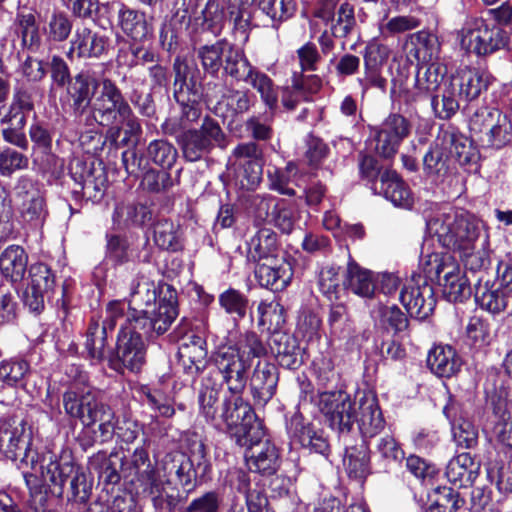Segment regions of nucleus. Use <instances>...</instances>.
Here are the masks:
<instances>
[{"mask_svg": "<svg viewBox=\"0 0 512 512\" xmlns=\"http://www.w3.org/2000/svg\"><path fill=\"white\" fill-rule=\"evenodd\" d=\"M278 373L275 365L267 361H258L251 379L250 389L257 405L265 406L275 395Z\"/></svg>", "mask_w": 512, "mask_h": 512, "instance_id": "nucleus-29", "label": "nucleus"}, {"mask_svg": "<svg viewBox=\"0 0 512 512\" xmlns=\"http://www.w3.org/2000/svg\"><path fill=\"white\" fill-rule=\"evenodd\" d=\"M62 404L69 418L79 420L85 426L105 403L91 387L73 384L63 393Z\"/></svg>", "mask_w": 512, "mask_h": 512, "instance_id": "nucleus-22", "label": "nucleus"}, {"mask_svg": "<svg viewBox=\"0 0 512 512\" xmlns=\"http://www.w3.org/2000/svg\"><path fill=\"white\" fill-rule=\"evenodd\" d=\"M72 27V21L67 13L54 10L44 19L43 33L49 42H63L71 34Z\"/></svg>", "mask_w": 512, "mask_h": 512, "instance_id": "nucleus-53", "label": "nucleus"}, {"mask_svg": "<svg viewBox=\"0 0 512 512\" xmlns=\"http://www.w3.org/2000/svg\"><path fill=\"white\" fill-rule=\"evenodd\" d=\"M461 358L451 346L438 345L433 347L427 356V366L438 377L449 378L459 372Z\"/></svg>", "mask_w": 512, "mask_h": 512, "instance_id": "nucleus-38", "label": "nucleus"}, {"mask_svg": "<svg viewBox=\"0 0 512 512\" xmlns=\"http://www.w3.org/2000/svg\"><path fill=\"white\" fill-rule=\"evenodd\" d=\"M443 414L452 426L453 439L459 448L472 449L478 444V429L460 415V406L450 400L443 408Z\"/></svg>", "mask_w": 512, "mask_h": 512, "instance_id": "nucleus-33", "label": "nucleus"}, {"mask_svg": "<svg viewBox=\"0 0 512 512\" xmlns=\"http://www.w3.org/2000/svg\"><path fill=\"white\" fill-rule=\"evenodd\" d=\"M270 188L280 194L294 196L293 185H297L298 167L295 163L289 162L285 168L268 169Z\"/></svg>", "mask_w": 512, "mask_h": 512, "instance_id": "nucleus-54", "label": "nucleus"}, {"mask_svg": "<svg viewBox=\"0 0 512 512\" xmlns=\"http://www.w3.org/2000/svg\"><path fill=\"white\" fill-rule=\"evenodd\" d=\"M343 465L350 478L361 480L370 473L369 447L364 440L355 446H346Z\"/></svg>", "mask_w": 512, "mask_h": 512, "instance_id": "nucleus-46", "label": "nucleus"}, {"mask_svg": "<svg viewBox=\"0 0 512 512\" xmlns=\"http://www.w3.org/2000/svg\"><path fill=\"white\" fill-rule=\"evenodd\" d=\"M69 169V177L74 182L72 193L75 198L82 197L93 202L102 199L108 182L104 168L73 159Z\"/></svg>", "mask_w": 512, "mask_h": 512, "instance_id": "nucleus-17", "label": "nucleus"}, {"mask_svg": "<svg viewBox=\"0 0 512 512\" xmlns=\"http://www.w3.org/2000/svg\"><path fill=\"white\" fill-rule=\"evenodd\" d=\"M134 397L159 416L170 418L175 414L172 399L160 387L138 385L134 389Z\"/></svg>", "mask_w": 512, "mask_h": 512, "instance_id": "nucleus-44", "label": "nucleus"}, {"mask_svg": "<svg viewBox=\"0 0 512 512\" xmlns=\"http://www.w3.org/2000/svg\"><path fill=\"white\" fill-rule=\"evenodd\" d=\"M141 133V123L132 108H130L120 116L118 123L113 124L107 129L105 138L115 147H124L133 139L137 140Z\"/></svg>", "mask_w": 512, "mask_h": 512, "instance_id": "nucleus-39", "label": "nucleus"}, {"mask_svg": "<svg viewBox=\"0 0 512 512\" xmlns=\"http://www.w3.org/2000/svg\"><path fill=\"white\" fill-rule=\"evenodd\" d=\"M32 427L21 417L12 416L0 421V452L16 462L18 468L37 470V453L31 449Z\"/></svg>", "mask_w": 512, "mask_h": 512, "instance_id": "nucleus-8", "label": "nucleus"}, {"mask_svg": "<svg viewBox=\"0 0 512 512\" xmlns=\"http://www.w3.org/2000/svg\"><path fill=\"white\" fill-rule=\"evenodd\" d=\"M30 372V364L21 357H12L0 362V381L7 386H23Z\"/></svg>", "mask_w": 512, "mask_h": 512, "instance_id": "nucleus-56", "label": "nucleus"}, {"mask_svg": "<svg viewBox=\"0 0 512 512\" xmlns=\"http://www.w3.org/2000/svg\"><path fill=\"white\" fill-rule=\"evenodd\" d=\"M178 357L185 374L193 379L199 376L209 363L206 340L194 333L187 334L178 348Z\"/></svg>", "mask_w": 512, "mask_h": 512, "instance_id": "nucleus-25", "label": "nucleus"}, {"mask_svg": "<svg viewBox=\"0 0 512 512\" xmlns=\"http://www.w3.org/2000/svg\"><path fill=\"white\" fill-rule=\"evenodd\" d=\"M318 407L329 426L342 436L353 429L358 411V395L355 399L341 389L319 392Z\"/></svg>", "mask_w": 512, "mask_h": 512, "instance_id": "nucleus-11", "label": "nucleus"}, {"mask_svg": "<svg viewBox=\"0 0 512 512\" xmlns=\"http://www.w3.org/2000/svg\"><path fill=\"white\" fill-rule=\"evenodd\" d=\"M255 89L268 110L273 112L278 107V87L274 81L264 72L255 68L249 77L244 81Z\"/></svg>", "mask_w": 512, "mask_h": 512, "instance_id": "nucleus-49", "label": "nucleus"}, {"mask_svg": "<svg viewBox=\"0 0 512 512\" xmlns=\"http://www.w3.org/2000/svg\"><path fill=\"white\" fill-rule=\"evenodd\" d=\"M277 234L271 228H261L247 241V259L254 263L277 257Z\"/></svg>", "mask_w": 512, "mask_h": 512, "instance_id": "nucleus-40", "label": "nucleus"}, {"mask_svg": "<svg viewBox=\"0 0 512 512\" xmlns=\"http://www.w3.org/2000/svg\"><path fill=\"white\" fill-rule=\"evenodd\" d=\"M509 109L482 107L470 119V131L483 145L500 149L512 143V82L505 87Z\"/></svg>", "mask_w": 512, "mask_h": 512, "instance_id": "nucleus-6", "label": "nucleus"}, {"mask_svg": "<svg viewBox=\"0 0 512 512\" xmlns=\"http://www.w3.org/2000/svg\"><path fill=\"white\" fill-rule=\"evenodd\" d=\"M420 26V20L412 15H399L389 18L385 14L378 21L380 36L388 39L398 34L414 30Z\"/></svg>", "mask_w": 512, "mask_h": 512, "instance_id": "nucleus-60", "label": "nucleus"}, {"mask_svg": "<svg viewBox=\"0 0 512 512\" xmlns=\"http://www.w3.org/2000/svg\"><path fill=\"white\" fill-rule=\"evenodd\" d=\"M28 265V254L20 245H9L0 254V271L12 283H20Z\"/></svg>", "mask_w": 512, "mask_h": 512, "instance_id": "nucleus-41", "label": "nucleus"}, {"mask_svg": "<svg viewBox=\"0 0 512 512\" xmlns=\"http://www.w3.org/2000/svg\"><path fill=\"white\" fill-rule=\"evenodd\" d=\"M109 47V38L95 32L88 27L76 28L67 53L69 58H100L105 55Z\"/></svg>", "mask_w": 512, "mask_h": 512, "instance_id": "nucleus-27", "label": "nucleus"}, {"mask_svg": "<svg viewBox=\"0 0 512 512\" xmlns=\"http://www.w3.org/2000/svg\"><path fill=\"white\" fill-rule=\"evenodd\" d=\"M155 244L164 250H177L180 247L178 227L169 219H158L153 227Z\"/></svg>", "mask_w": 512, "mask_h": 512, "instance_id": "nucleus-63", "label": "nucleus"}, {"mask_svg": "<svg viewBox=\"0 0 512 512\" xmlns=\"http://www.w3.org/2000/svg\"><path fill=\"white\" fill-rule=\"evenodd\" d=\"M229 44L226 39H221L213 44L200 46L197 49V58L200 60L202 68L206 73L216 75L220 68L223 67Z\"/></svg>", "mask_w": 512, "mask_h": 512, "instance_id": "nucleus-50", "label": "nucleus"}, {"mask_svg": "<svg viewBox=\"0 0 512 512\" xmlns=\"http://www.w3.org/2000/svg\"><path fill=\"white\" fill-rule=\"evenodd\" d=\"M258 325L277 332L285 324V310L278 301L263 300L258 308Z\"/></svg>", "mask_w": 512, "mask_h": 512, "instance_id": "nucleus-61", "label": "nucleus"}, {"mask_svg": "<svg viewBox=\"0 0 512 512\" xmlns=\"http://www.w3.org/2000/svg\"><path fill=\"white\" fill-rule=\"evenodd\" d=\"M174 20L184 24L186 29L193 26V30H197L200 27L202 30L218 36L224 26V7L218 0H207L203 6L197 2L192 11L189 7L178 10L174 15Z\"/></svg>", "mask_w": 512, "mask_h": 512, "instance_id": "nucleus-20", "label": "nucleus"}, {"mask_svg": "<svg viewBox=\"0 0 512 512\" xmlns=\"http://www.w3.org/2000/svg\"><path fill=\"white\" fill-rule=\"evenodd\" d=\"M462 48L478 56L491 54L507 44L506 32L483 18L467 21L460 32Z\"/></svg>", "mask_w": 512, "mask_h": 512, "instance_id": "nucleus-12", "label": "nucleus"}, {"mask_svg": "<svg viewBox=\"0 0 512 512\" xmlns=\"http://www.w3.org/2000/svg\"><path fill=\"white\" fill-rule=\"evenodd\" d=\"M211 360L222 376L231 394L241 395L246 387L251 368L247 357L232 344H221L212 353Z\"/></svg>", "mask_w": 512, "mask_h": 512, "instance_id": "nucleus-14", "label": "nucleus"}, {"mask_svg": "<svg viewBox=\"0 0 512 512\" xmlns=\"http://www.w3.org/2000/svg\"><path fill=\"white\" fill-rule=\"evenodd\" d=\"M118 24L126 35L136 41H141L152 33V25L145 13L125 5L118 11Z\"/></svg>", "mask_w": 512, "mask_h": 512, "instance_id": "nucleus-45", "label": "nucleus"}, {"mask_svg": "<svg viewBox=\"0 0 512 512\" xmlns=\"http://www.w3.org/2000/svg\"><path fill=\"white\" fill-rule=\"evenodd\" d=\"M263 437L251 444L244 446L250 450L246 456L249 470L263 476L274 475L280 465L281 457L278 447L271 440L262 442Z\"/></svg>", "mask_w": 512, "mask_h": 512, "instance_id": "nucleus-28", "label": "nucleus"}, {"mask_svg": "<svg viewBox=\"0 0 512 512\" xmlns=\"http://www.w3.org/2000/svg\"><path fill=\"white\" fill-rule=\"evenodd\" d=\"M40 470L43 482L59 487V494L63 493V485L70 479L69 500L77 503H85L88 500L91 484L88 483L85 473L73 464L69 454L58 456L48 453L43 457Z\"/></svg>", "mask_w": 512, "mask_h": 512, "instance_id": "nucleus-9", "label": "nucleus"}, {"mask_svg": "<svg viewBox=\"0 0 512 512\" xmlns=\"http://www.w3.org/2000/svg\"><path fill=\"white\" fill-rule=\"evenodd\" d=\"M166 287H169L176 292V290L170 285L164 284L157 287L153 281L149 280L144 275L137 276L130 284V305L138 307L157 305V307L151 311L148 309L140 310L147 313L146 315L148 317H152L155 312H158L160 298L163 294L162 292L164 288Z\"/></svg>", "mask_w": 512, "mask_h": 512, "instance_id": "nucleus-32", "label": "nucleus"}, {"mask_svg": "<svg viewBox=\"0 0 512 512\" xmlns=\"http://www.w3.org/2000/svg\"><path fill=\"white\" fill-rule=\"evenodd\" d=\"M362 440L380 434L386 426L378 399L372 392L358 393V411L356 421Z\"/></svg>", "mask_w": 512, "mask_h": 512, "instance_id": "nucleus-24", "label": "nucleus"}, {"mask_svg": "<svg viewBox=\"0 0 512 512\" xmlns=\"http://www.w3.org/2000/svg\"><path fill=\"white\" fill-rule=\"evenodd\" d=\"M411 130L410 122L397 113L390 114L376 132V151L385 158L395 155Z\"/></svg>", "mask_w": 512, "mask_h": 512, "instance_id": "nucleus-23", "label": "nucleus"}, {"mask_svg": "<svg viewBox=\"0 0 512 512\" xmlns=\"http://www.w3.org/2000/svg\"><path fill=\"white\" fill-rule=\"evenodd\" d=\"M423 272L430 280H437L450 302H462L471 295L468 276L449 253H432L422 259Z\"/></svg>", "mask_w": 512, "mask_h": 512, "instance_id": "nucleus-7", "label": "nucleus"}, {"mask_svg": "<svg viewBox=\"0 0 512 512\" xmlns=\"http://www.w3.org/2000/svg\"><path fill=\"white\" fill-rule=\"evenodd\" d=\"M121 468L135 494L149 498L156 512H170L176 508L177 497L166 489L170 483L168 475H161L145 448H136L130 458L122 462Z\"/></svg>", "mask_w": 512, "mask_h": 512, "instance_id": "nucleus-4", "label": "nucleus"}, {"mask_svg": "<svg viewBox=\"0 0 512 512\" xmlns=\"http://www.w3.org/2000/svg\"><path fill=\"white\" fill-rule=\"evenodd\" d=\"M174 98L181 108L180 117L168 118L161 129L165 135L174 136L184 158L196 162L219 148L228 146V138L218 120L206 115L199 128L192 126L201 119V85L193 75L189 77L188 64L177 57L173 63Z\"/></svg>", "mask_w": 512, "mask_h": 512, "instance_id": "nucleus-1", "label": "nucleus"}, {"mask_svg": "<svg viewBox=\"0 0 512 512\" xmlns=\"http://www.w3.org/2000/svg\"><path fill=\"white\" fill-rule=\"evenodd\" d=\"M263 14L271 19L273 27L290 19L296 12L295 0H255Z\"/></svg>", "mask_w": 512, "mask_h": 512, "instance_id": "nucleus-59", "label": "nucleus"}, {"mask_svg": "<svg viewBox=\"0 0 512 512\" xmlns=\"http://www.w3.org/2000/svg\"><path fill=\"white\" fill-rule=\"evenodd\" d=\"M374 194L383 195L395 207L411 209L414 199L408 185L395 171L385 170L379 179V185H373Z\"/></svg>", "mask_w": 512, "mask_h": 512, "instance_id": "nucleus-31", "label": "nucleus"}, {"mask_svg": "<svg viewBox=\"0 0 512 512\" xmlns=\"http://www.w3.org/2000/svg\"><path fill=\"white\" fill-rule=\"evenodd\" d=\"M431 236L448 249L472 250L481 235L483 223L475 215L464 210L436 213L426 222Z\"/></svg>", "mask_w": 512, "mask_h": 512, "instance_id": "nucleus-5", "label": "nucleus"}, {"mask_svg": "<svg viewBox=\"0 0 512 512\" xmlns=\"http://www.w3.org/2000/svg\"><path fill=\"white\" fill-rule=\"evenodd\" d=\"M261 150L254 142L237 145L232 157L236 182L242 189L254 190L262 180Z\"/></svg>", "mask_w": 512, "mask_h": 512, "instance_id": "nucleus-19", "label": "nucleus"}, {"mask_svg": "<svg viewBox=\"0 0 512 512\" xmlns=\"http://www.w3.org/2000/svg\"><path fill=\"white\" fill-rule=\"evenodd\" d=\"M254 275L261 287L272 291H282L290 284L293 269L290 262L275 257L256 263Z\"/></svg>", "mask_w": 512, "mask_h": 512, "instance_id": "nucleus-26", "label": "nucleus"}, {"mask_svg": "<svg viewBox=\"0 0 512 512\" xmlns=\"http://www.w3.org/2000/svg\"><path fill=\"white\" fill-rule=\"evenodd\" d=\"M475 301L479 307L492 315L504 312L508 306V295L501 288L494 289L489 280L482 283V278L476 279Z\"/></svg>", "mask_w": 512, "mask_h": 512, "instance_id": "nucleus-43", "label": "nucleus"}, {"mask_svg": "<svg viewBox=\"0 0 512 512\" xmlns=\"http://www.w3.org/2000/svg\"><path fill=\"white\" fill-rule=\"evenodd\" d=\"M131 108L122 90L110 78H103V87L94 99L86 126L99 125L107 129Z\"/></svg>", "mask_w": 512, "mask_h": 512, "instance_id": "nucleus-13", "label": "nucleus"}, {"mask_svg": "<svg viewBox=\"0 0 512 512\" xmlns=\"http://www.w3.org/2000/svg\"><path fill=\"white\" fill-rule=\"evenodd\" d=\"M447 74V67L441 62L419 63L418 72L415 77L416 92L412 93L406 87L407 75L401 73L399 77L391 80V98L403 100L405 103L415 102L420 98L432 97L440 88Z\"/></svg>", "mask_w": 512, "mask_h": 512, "instance_id": "nucleus-10", "label": "nucleus"}, {"mask_svg": "<svg viewBox=\"0 0 512 512\" xmlns=\"http://www.w3.org/2000/svg\"><path fill=\"white\" fill-rule=\"evenodd\" d=\"M109 333L100 325V318L93 316L90 319L86 331L85 349L91 360L98 363L105 358Z\"/></svg>", "mask_w": 512, "mask_h": 512, "instance_id": "nucleus-48", "label": "nucleus"}, {"mask_svg": "<svg viewBox=\"0 0 512 512\" xmlns=\"http://www.w3.org/2000/svg\"><path fill=\"white\" fill-rule=\"evenodd\" d=\"M480 463L468 452L459 453L448 462L445 475L457 487L471 486L479 475Z\"/></svg>", "mask_w": 512, "mask_h": 512, "instance_id": "nucleus-36", "label": "nucleus"}, {"mask_svg": "<svg viewBox=\"0 0 512 512\" xmlns=\"http://www.w3.org/2000/svg\"><path fill=\"white\" fill-rule=\"evenodd\" d=\"M272 352L280 366L286 369H297L303 363V349L297 338L287 333H273L270 344Z\"/></svg>", "mask_w": 512, "mask_h": 512, "instance_id": "nucleus-35", "label": "nucleus"}, {"mask_svg": "<svg viewBox=\"0 0 512 512\" xmlns=\"http://www.w3.org/2000/svg\"><path fill=\"white\" fill-rule=\"evenodd\" d=\"M152 212L142 203L120 202L116 205L112 216L113 224L118 229L139 227L150 222Z\"/></svg>", "mask_w": 512, "mask_h": 512, "instance_id": "nucleus-42", "label": "nucleus"}, {"mask_svg": "<svg viewBox=\"0 0 512 512\" xmlns=\"http://www.w3.org/2000/svg\"><path fill=\"white\" fill-rule=\"evenodd\" d=\"M460 99L458 90L451 80L445 83L441 96L432 95L431 97V107L435 116L440 119H450L459 110Z\"/></svg>", "mask_w": 512, "mask_h": 512, "instance_id": "nucleus-52", "label": "nucleus"}, {"mask_svg": "<svg viewBox=\"0 0 512 512\" xmlns=\"http://www.w3.org/2000/svg\"><path fill=\"white\" fill-rule=\"evenodd\" d=\"M218 301L220 307L231 315L235 322L245 318L249 301L240 291L229 288L219 295Z\"/></svg>", "mask_w": 512, "mask_h": 512, "instance_id": "nucleus-62", "label": "nucleus"}, {"mask_svg": "<svg viewBox=\"0 0 512 512\" xmlns=\"http://www.w3.org/2000/svg\"><path fill=\"white\" fill-rule=\"evenodd\" d=\"M203 381L198 395L199 414L215 429L226 431L239 446L251 445L265 436L262 421L241 395L231 394L220 400L217 384Z\"/></svg>", "mask_w": 512, "mask_h": 512, "instance_id": "nucleus-3", "label": "nucleus"}, {"mask_svg": "<svg viewBox=\"0 0 512 512\" xmlns=\"http://www.w3.org/2000/svg\"><path fill=\"white\" fill-rule=\"evenodd\" d=\"M490 79V74L483 69L463 66L457 70L451 82L456 86L461 99L472 101L488 88Z\"/></svg>", "mask_w": 512, "mask_h": 512, "instance_id": "nucleus-30", "label": "nucleus"}, {"mask_svg": "<svg viewBox=\"0 0 512 512\" xmlns=\"http://www.w3.org/2000/svg\"><path fill=\"white\" fill-rule=\"evenodd\" d=\"M177 150L169 141L156 139L149 142L145 150V157L162 169H170L177 159Z\"/></svg>", "mask_w": 512, "mask_h": 512, "instance_id": "nucleus-58", "label": "nucleus"}, {"mask_svg": "<svg viewBox=\"0 0 512 512\" xmlns=\"http://www.w3.org/2000/svg\"><path fill=\"white\" fill-rule=\"evenodd\" d=\"M286 429L294 443H298L309 452L328 457L330 445L324 431L316 428L299 409L286 418Z\"/></svg>", "mask_w": 512, "mask_h": 512, "instance_id": "nucleus-21", "label": "nucleus"}, {"mask_svg": "<svg viewBox=\"0 0 512 512\" xmlns=\"http://www.w3.org/2000/svg\"><path fill=\"white\" fill-rule=\"evenodd\" d=\"M440 142L439 136H437L423 157L424 171L428 177L434 180L443 179L450 171V156Z\"/></svg>", "mask_w": 512, "mask_h": 512, "instance_id": "nucleus-47", "label": "nucleus"}, {"mask_svg": "<svg viewBox=\"0 0 512 512\" xmlns=\"http://www.w3.org/2000/svg\"><path fill=\"white\" fill-rule=\"evenodd\" d=\"M115 413L113 409L104 404L88 421L85 427H91L98 423L94 430V440L100 443H106L112 440L116 435V422H114Z\"/></svg>", "mask_w": 512, "mask_h": 512, "instance_id": "nucleus-55", "label": "nucleus"}, {"mask_svg": "<svg viewBox=\"0 0 512 512\" xmlns=\"http://www.w3.org/2000/svg\"><path fill=\"white\" fill-rule=\"evenodd\" d=\"M428 279L425 273L414 274L406 281L400 292V302L407 313L419 320L430 316L436 306L434 288Z\"/></svg>", "mask_w": 512, "mask_h": 512, "instance_id": "nucleus-16", "label": "nucleus"}, {"mask_svg": "<svg viewBox=\"0 0 512 512\" xmlns=\"http://www.w3.org/2000/svg\"><path fill=\"white\" fill-rule=\"evenodd\" d=\"M14 190L16 199L20 202L19 212L22 222L33 229L42 227L48 212L45 199L34 181L27 176H22L18 179Z\"/></svg>", "mask_w": 512, "mask_h": 512, "instance_id": "nucleus-18", "label": "nucleus"}, {"mask_svg": "<svg viewBox=\"0 0 512 512\" xmlns=\"http://www.w3.org/2000/svg\"><path fill=\"white\" fill-rule=\"evenodd\" d=\"M344 287L362 298H371L376 290V277L368 269L349 259L343 281Z\"/></svg>", "mask_w": 512, "mask_h": 512, "instance_id": "nucleus-37", "label": "nucleus"}, {"mask_svg": "<svg viewBox=\"0 0 512 512\" xmlns=\"http://www.w3.org/2000/svg\"><path fill=\"white\" fill-rule=\"evenodd\" d=\"M223 68L225 72L238 81H245L256 67L252 66L244 52L229 44Z\"/></svg>", "mask_w": 512, "mask_h": 512, "instance_id": "nucleus-57", "label": "nucleus"}, {"mask_svg": "<svg viewBox=\"0 0 512 512\" xmlns=\"http://www.w3.org/2000/svg\"><path fill=\"white\" fill-rule=\"evenodd\" d=\"M103 78L91 69H83L67 85L68 104L72 114L86 125L93 107V99L103 87Z\"/></svg>", "mask_w": 512, "mask_h": 512, "instance_id": "nucleus-15", "label": "nucleus"}, {"mask_svg": "<svg viewBox=\"0 0 512 512\" xmlns=\"http://www.w3.org/2000/svg\"><path fill=\"white\" fill-rule=\"evenodd\" d=\"M376 326L386 330L400 333L408 328V318L397 305H380L373 311Z\"/></svg>", "mask_w": 512, "mask_h": 512, "instance_id": "nucleus-51", "label": "nucleus"}, {"mask_svg": "<svg viewBox=\"0 0 512 512\" xmlns=\"http://www.w3.org/2000/svg\"><path fill=\"white\" fill-rule=\"evenodd\" d=\"M430 501V512H457L463 504L459 493L450 487L436 488Z\"/></svg>", "mask_w": 512, "mask_h": 512, "instance_id": "nucleus-64", "label": "nucleus"}, {"mask_svg": "<svg viewBox=\"0 0 512 512\" xmlns=\"http://www.w3.org/2000/svg\"><path fill=\"white\" fill-rule=\"evenodd\" d=\"M439 141L442 147L446 148L451 158H454L460 165L473 163L477 159V151L469 138L459 132L455 127L448 126L441 129Z\"/></svg>", "mask_w": 512, "mask_h": 512, "instance_id": "nucleus-34", "label": "nucleus"}, {"mask_svg": "<svg viewBox=\"0 0 512 512\" xmlns=\"http://www.w3.org/2000/svg\"><path fill=\"white\" fill-rule=\"evenodd\" d=\"M158 312L148 317L142 311L131 312L121 325L115 354L109 359V367L119 374L127 371L139 373L146 363V344L143 338L152 339L164 334L178 315L177 292L164 288Z\"/></svg>", "mask_w": 512, "mask_h": 512, "instance_id": "nucleus-2", "label": "nucleus"}]
</instances>
